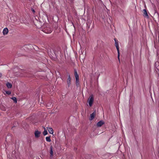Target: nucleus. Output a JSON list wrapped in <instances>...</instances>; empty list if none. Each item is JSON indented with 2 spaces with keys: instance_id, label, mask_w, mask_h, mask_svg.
I'll list each match as a JSON object with an SVG mask.
<instances>
[{
  "instance_id": "f3484780",
  "label": "nucleus",
  "mask_w": 159,
  "mask_h": 159,
  "mask_svg": "<svg viewBox=\"0 0 159 159\" xmlns=\"http://www.w3.org/2000/svg\"><path fill=\"white\" fill-rule=\"evenodd\" d=\"M4 92H5V93L8 95H10L11 94V93L10 91H4Z\"/></svg>"
},
{
  "instance_id": "ddd939ff",
  "label": "nucleus",
  "mask_w": 159,
  "mask_h": 159,
  "mask_svg": "<svg viewBox=\"0 0 159 159\" xmlns=\"http://www.w3.org/2000/svg\"><path fill=\"white\" fill-rule=\"evenodd\" d=\"M6 85L8 88H11L12 86L11 84L9 82H7L6 84Z\"/></svg>"
},
{
  "instance_id": "1a4fd4ad",
  "label": "nucleus",
  "mask_w": 159,
  "mask_h": 159,
  "mask_svg": "<svg viewBox=\"0 0 159 159\" xmlns=\"http://www.w3.org/2000/svg\"><path fill=\"white\" fill-rule=\"evenodd\" d=\"M50 157H52L53 156V148L52 146L50 147Z\"/></svg>"
},
{
  "instance_id": "a211bd4d",
  "label": "nucleus",
  "mask_w": 159,
  "mask_h": 159,
  "mask_svg": "<svg viewBox=\"0 0 159 159\" xmlns=\"http://www.w3.org/2000/svg\"><path fill=\"white\" fill-rule=\"evenodd\" d=\"M43 135H45L47 134H48L47 131L46 130H45V129H44V131L43 132Z\"/></svg>"
},
{
  "instance_id": "412c9836",
  "label": "nucleus",
  "mask_w": 159,
  "mask_h": 159,
  "mask_svg": "<svg viewBox=\"0 0 159 159\" xmlns=\"http://www.w3.org/2000/svg\"><path fill=\"white\" fill-rule=\"evenodd\" d=\"M33 11L34 12H35V11L34 10H33Z\"/></svg>"
},
{
  "instance_id": "9d476101",
  "label": "nucleus",
  "mask_w": 159,
  "mask_h": 159,
  "mask_svg": "<svg viewBox=\"0 0 159 159\" xmlns=\"http://www.w3.org/2000/svg\"><path fill=\"white\" fill-rule=\"evenodd\" d=\"M48 130L50 134H53V129L51 127H48Z\"/></svg>"
},
{
  "instance_id": "dca6fc26",
  "label": "nucleus",
  "mask_w": 159,
  "mask_h": 159,
  "mask_svg": "<svg viewBox=\"0 0 159 159\" xmlns=\"http://www.w3.org/2000/svg\"><path fill=\"white\" fill-rule=\"evenodd\" d=\"M11 99L14 101V102L15 103H17V99L16 97H12V98H11Z\"/></svg>"
},
{
  "instance_id": "f257e3e1",
  "label": "nucleus",
  "mask_w": 159,
  "mask_h": 159,
  "mask_svg": "<svg viewBox=\"0 0 159 159\" xmlns=\"http://www.w3.org/2000/svg\"><path fill=\"white\" fill-rule=\"evenodd\" d=\"M115 42V45L117 51L118 53V58L119 60L120 57V53H119V46L118 41L115 38L114 39Z\"/></svg>"
},
{
  "instance_id": "20e7f679",
  "label": "nucleus",
  "mask_w": 159,
  "mask_h": 159,
  "mask_svg": "<svg viewBox=\"0 0 159 159\" xmlns=\"http://www.w3.org/2000/svg\"><path fill=\"white\" fill-rule=\"evenodd\" d=\"M96 112L95 111H94L92 114L90 115V117L89 119V120H93L94 118V117L96 116Z\"/></svg>"
},
{
  "instance_id": "aec40b11",
  "label": "nucleus",
  "mask_w": 159,
  "mask_h": 159,
  "mask_svg": "<svg viewBox=\"0 0 159 159\" xmlns=\"http://www.w3.org/2000/svg\"><path fill=\"white\" fill-rule=\"evenodd\" d=\"M2 76V74L1 73H0V77H1Z\"/></svg>"
},
{
  "instance_id": "6ab92c4d",
  "label": "nucleus",
  "mask_w": 159,
  "mask_h": 159,
  "mask_svg": "<svg viewBox=\"0 0 159 159\" xmlns=\"http://www.w3.org/2000/svg\"><path fill=\"white\" fill-rule=\"evenodd\" d=\"M51 103L49 102V103H47V105L48 106H50L51 105Z\"/></svg>"
},
{
  "instance_id": "39448f33",
  "label": "nucleus",
  "mask_w": 159,
  "mask_h": 159,
  "mask_svg": "<svg viewBox=\"0 0 159 159\" xmlns=\"http://www.w3.org/2000/svg\"><path fill=\"white\" fill-rule=\"evenodd\" d=\"M8 32V29L7 28H4L2 31V33L3 34L5 35H7Z\"/></svg>"
},
{
  "instance_id": "423d86ee",
  "label": "nucleus",
  "mask_w": 159,
  "mask_h": 159,
  "mask_svg": "<svg viewBox=\"0 0 159 159\" xmlns=\"http://www.w3.org/2000/svg\"><path fill=\"white\" fill-rule=\"evenodd\" d=\"M67 84L68 87H69L71 84V78L70 75H69L68 78L67 80Z\"/></svg>"
},
{
  "instance_id": "7ed1b4c3",
  "label": "nucleus",
  "mask_w": 159,
  "mask_h": 159,
  "mask_svg": "<svg viewBox=\"0 0 159 159\" xmlns=\"http://www.w3.org/2000/svg\"><path fill=\"white\" fill-rule=\"evenodd\" d=\"M104 124V122L103 120H100L97 124V125L98 127H100Z\"/></svg>"
},
{
  "instance_id": "f03ea898",
  "label": "nucleus",
  "mask_w": 159,
  "mask_h": 159,
  "mask_svg": "<svg viewBox=\"0 0 159 159\" xmlns=\"http://www.w3.org/2000/svg\"><path fill=\"white\" fill-rule=\"evenodd\" d=\"M93 100L94 98L93 96V95L90 96L88 100V102L90 107H91L92 106L93 102Z\"/></svg>"
},
{
  "instance_id": "4be33fe9",
  "label": "nucleus",
  "mask_w": 159,
  "mask_h": 159,
  "mask_svg": "<svg viewBox=\"0 0 159 159\" xmlns=\"http://www.w3.org/2000/svg\"><path fill=\"white\" fill-rule=\"evenodd\" d=\"M74 149H77V148H75Z\"/></svg>"
},
{
  "instance_id": "4468645a",
  "label": "nucleus",
  "mask_w": 159,
  "mask_h": 159,
  "mask_svg": "<svg viewBox=\"0 0 159 159\" xmlns=\"http://www.w3.org/2000/svg\"><path fill=\"white\" fill-rule=\"evenodd\" d=\"M75 84L76 86L77 87H78L80 85V82H79V80H76L75 81Z\"/></svg>"
},
{
  "instance_id": "f8f14e48",
  "label": "nucleus",
  "mask_w": 159,
  "mask_h": 159,
  "mask_svg": "<svg viewBox=\"0 0 159 159\" xmlns=\"http://www.w3.org/2000/svg\"><path fill=\"white\" fill-rule=\"evenodd\" d=\"M45 30V33L47 34L51 33L52 31V29L51 28H50L49 30Z\"/></svg>"
},
{
  "instance_id": "9b49d317",
  "label": "nucleus",
  "mask_w": 159,
  "mask_h": 159,
  "mask_svg": "<svg viewBox=\"0 0 159 159\" xmlns=\"http://www.w3.org/2000/svg\"><path fill=\"white\" fill-rule=\"evenodd\" d=\"M143 11V16L145 17H147L148 16L147 11L146 9H144Z\"/></svg>"
},
{
  "instance_id": "0eeeda50",
  "label": "nucleus",
  "mask_w": 159,
  "mask_h": 159,
  "mask_svg": "<svg viewBox=\"0 0 159 159\" xmlns=\"http://www.w3.org/2000/svg\"><path fill=\"white\" fill-rule=\"evenodd\" d=\"M74 75L76 80H79V76L76 70H74Z\"/></svg>"
},
{
  "instance_id": "6e6552de",
  "label": "nucleus",
  "mask_w": 159,
  "mask_h": 159,
  "mask_svg": "<svg viewBox=\"0 0 159 159\" xmlns=\"http://www.w3.org/2000/svg\"><path fill=\"white\" fill-rule=\"evenodd\" d=\"M41 134V132L38 130L35 131L34 133L35 136L36 138H38Z\"/></svg>"
},
{
  "instance_id": "2eb2a0df",
  "label": "nucleus",
  "mask_w": 159,
  "mask_h": 159,
  "mask_svg": "<svg viewBox=\"0 0 159 159\" xmlns=\"http://www.w3.org/2000/svg\"><path fill=\"white\" fill-rule=\"evenodd\" d=\"M46 141L47 142H50L51 141L50 137H47L46 138Z\"/></svg>"
}]
</instances>
